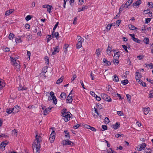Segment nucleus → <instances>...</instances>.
<instances>
[{"label":"nucleus","instance_id":"obj_1","mask_svg":"<svg viewBox=\"0 0 153 153\" xmlns=\"http://www.w3.org/2000/svg\"><path fill=\"white\" fill-rule=\"evenodd\" d=\"M102 98L104 100L110 102L111 101V99L110 97L105 94H102L101 95Z\"/></svg>","mask_w":153,"mask_h":153},{"label":"nucleus","instance_id":"obj_2","mask_svg":"<svg viewBox=\"0 0 153 153\" xmlns=\"http://www.w3.org/2000/svg\"><path fill=\"white\" fill-rule=\"evenodd\" d=\"M33 150L35 149L36 152L35 153H40L39 149L40 148V144H36L34 143L33 145Z\"/></svg>","mask_w":153,"mask_h":153},{"label":"nucleus","instance_id":"obj_3","mask_svg":"<svg viewBox=\"0 0 153 153\" xmlns=\"http://www.w3.org/2000/svg\"><path fill=\"white\" fill-rule=\"evenodd\" d=\"M51 133L50 135V137L49 139L51 143H52L54 141L55 138L56 133L55 131L52 129Z\"/></svg>","mask_w":153,"mask_h":153},{"label":"nucleus","instance_id":"obj_4","mask_svg":"<svg viewBox=\"0 0 153 153\" xmlns=\"http://www.w3.org/2000/svg\"><path fill=\"white\" fill-rule=\"evenodd\" d=\"M8 142L5 140L1 142L0 145V147L1 149H3V150H4V148L8 144Z\"/></svg>","mask_w":153,"mask_h":153},{"label":"nucleus","instance_id":"obj_5","mask_svg":"<svg viewBox=\"0 0 153 153\" xmlns=\"http://www.w3.org/2000/svg\"><path fill=\"white\" fill-rule=\"evenodd\" d=\"M20 107L17 105H16L12 108V110L13 111V113H16L19 111L20 109Z\"/></svg>","mask_w":153,"mask_h":153},{"label":"nucleus","instance_id":"obj_6","mask_svg":"<svg viewBox=\"0 0 153 153\" xmlns=\"http://www.w3.org/2000/svg\"><path fill=\"white\" fill-rule=\"evenodd\" d=\"M59 46H57L56 47H53V49L54 50V51L52 52L51 54L52 55H54L56 53H58L59 51Z\"/></svg>","mask_w":153,"mask_h":153},{"label":"nucleus","instance_id":"obj_7","mask_svg":"<svg viewBox=\"0 0 153 153\" xmlns=\"http://www.w3.org/2000/svg\"><path fill=\"white\" fill-rule=\"evenodd\" d=\"M146 146V145L145 143H143L140 146H138L137 147V148L139 149V151H141L142 149H143Z\"/></svg>","mask_w":153,"mask_h":153},{"label":"nucleus","instance_id":"obj_8","mask_svg":"<svg viewBox=\"0 0 153 153\" xmlns=\"http://www.w3.org/2000/svg\"><path fill=\"white\" fill-rule=\"evenodd\" d=\"M65 143H63V145H72L73 144V143L70 140H65Z\"/></svg>","mask_w":153,"mask_h":153},{"label":"nucleus","instance_id":"obj_9","mask_svg":"<svg viewBox=\"0 0 153 153\" xmlns=\"http://www.w3.org/2000/svg\"><path fill=\"white\" fill-rule=\"evenodd\" d=\"M150 111V108L149 107L145 108L143 109V111L145 115L147 114Z\"/></svg>","mask_w":153,"mask_h":153},{"label":"nucleus","instance_id":"obj_10","mask_svg":"<svg viewBox=\"0 0 153 153\" xmlns=\"http://www.w3.org/2000/svg\"><path fill=\"white\" fill-rule=\"evenodd\" d=\"M11 64L15 66L17 68H20V65L16 62V61H12L11 62Z\"/></svg>","mask_w":153,"mask_h":153},{"label":"nucleus","instance_id":"obj_11","mask_svg":"<svg viewBox=\"0 0 153 153\" xmlns=\"http://www.w3.org/2000/svg\"><path fill=\"white\" fill-rule=\"evenodd\" d=\"M120 126V124L118 122H117L114 125H113V128L115 130L119 128Z\"/></svg>","mask_w":153,"mask_h":153},{"label":"nucleus","instance_id":"obj_12","mask_svg":"<svg viewBox=\"0 0 153 153\" xmlns=\"http://www.w3.org/2000/svg\"><path fill=\"white\" fill-rule=\"evenodd\" d=\"M70 116L69 114H68L65 115L63 119L65 122H67L70 120Z\"/></svg>","mask_w":153,"mask_h":153},{"label":"nucleus","instance_id":"obj_13","mask_svg":"<svg viewBox=\"0 0 153 153\" xmlns=\"http://www.w3.org/2000/svg\"><path fill=\"white\" fill-rule=\"evenodd\" d=\"M64 132L65 134V136L68 139H70V135L69 134V132L68 130H65L64 131Z\"/></svg>","mask_w":153,"mask_h":153},{"label":"nucleus","instance_id":"obj_14","mask_svg":"<svg viewBox=\"0 0 153 153\" xmlns=\"http://www.w3.org/2000/svg\"><path fill=\"white\" fill-rule=\"evenodd\" d=\"M103 62L105 63V65L106 66L110 65H111V63L110 62L107 60L106 59L104 58L103 59Z\"/></svg>","mask_w":153,"mask_h":153},{"label":"nucleus","instance_id":"obj_15","mask_svg":"<svg viewBox=\"0 0 153 153\" xmlns=\"http://www.w3.org/2000/svg\"><path fill=\"white\" fill-rule=\"evenodd\" d=\"M72 96H70L68 95L67 98V102L69 103H71L72 101Z\"/></svg>","mask_w":153,"mask_h":153},{"label":"nucleus","instance_id":"obj_16","mask_svg":"<svg viewBox=\"0 0 153 153\" xmlns=\"http://www.w3.org/2000/svg\"><path fill=\"white\" fill-rule=\"evenodd\" d=\"M52 108H46L44 111V115H46L47 114H48L51 111V110Z\"/></svg>","mask_w":153,"mask_h":153},{"label":"nucleus","instance_id":"obj_17","mask_svg":"<svg viewBox=\"0 0 153 153\" xmlns=\"http://www.w3.org/2000/svg\"><path fill=\"white\" fill-rule=\"evenodd\" d=\"M141 0H138L133 4V6L138 7L139 5L141 4Z\"/></svg>","mask_w":153,"mask_h":153},{"label":"nucleus","instance_id":"obj_18","mask_svg":"<svg viewBox=\"0 0 153 153\" xmlns=\"http://www.w3.org/2000/svg\"><path fill=\"white\" fill-rule=\"evenodd\" d=\"M115 23H112L111 24H108L106 27V29L108 30H109L111 28V27L112 26H115Z\"/></svg>","mask_w":153,"mask_h":153},{"label":"nucleus","instance_id":"obj_19","mask_svg":"<svg viewBox=\"0 0 153 153\" xmlns=\"http://www.w3.org/2000/svg\"><path fill=\"white\" fill-rule=\"evenodd\" d=\"M38 136L37 134L35 136L36 140L37 141V144H40V143L42 141V140L41 138H39L40 137L39 136V137H38Z\"/></svg>","mask_w":153,"mask_h":153},{"label":"nucleus","instance_id":"obj_20","mask_svg":"<svg viewBox=\"0 0 153 153\" xmlns=\"http://www.w3.org/2000/svg\"><path fill=\"white\" fill-rule=\"evenodd\" d=\"M136 79L137 80V79H140L141 77V74L138 72H136Z\"/></svg>","mask_w":153,"mask_h":153},{"label":"nucleus","instance_id":"obj_21","mask_svg":"<svg viewBox=\"0 0 153 153\" xmlns=\"http://www.w3.org/2000/svg\"><path fill=\"white\" fill-rule=\"evenodd\" d=\"M14 11V9H11L7 11L5 13L6 15H9Z\"/></svg>","mask_w":153,"mask_h":153},{"label":"nucleus","instance_id":"obj_22","mask_svg":"<svg viewBox=\"0 0 153 153\" xmlns=\"http://www.w3.org/2000/svg\"><path fill=\"white\" fill-rule=\"evenodd\" d=\"M118 58H114L113 60V63L116 65H117L119 63V61L118 60Z\"/></svg>","mask_w":153,"mask_h":153},{"label":"nucleus","instance_id":"obj_23","mask_svg":"<svg viewBox=\"0 0 153 153\" xmlns=\"http://www.w3.org/2000/svg\"><path fill=\"white\" fill-rule=\"evenodd\" d=\"M5 84L4 80L0 81V88H2L5 86Z\"/></svg>","mask_w":153,"mask_h":153},{"label":"nucleus","instance_id":"obj_24","mask_svg":"<svg viewBox=\"0 0 153 153\" xmlns=\"http://www.w3.org/2000/svg\"><path fill=\"white\" fill-rule=\"evenodd\" d=\"M128 26L130 29L132 30H135L136 29V27H135L133 25L131 24H129L128 25Z\"/></svg>","mask_w":153,"mask_h":153},{"label":"nucleus","instance_id":"obj_25","mask_svg":"<svg viewBox=\"0 0 153 153\" xmlns=\"http://www.w3.org/2000/svg\"><path fill=\"white\" fill-rule=\"evenodd\" d=\"M132 2V0H129L126 3V8L128 7V6H129Z\"/></svg>","mask_w":153,"mask_h":153},{"label":"nucleus","instance_id":"obj_26","mask_svg":"<svg viewBox=\"0 0 153 153\" xmlns=\"http://www.w3.org/2000/svg\"><path fill=\"white\" fill-rule=\"evenodd\" d=\"M60 96L61 98H62V100H64L66 97V95L65 93L62 92Z\"/></svg>","mask_w":153,"mask_h":153},{"label":"nucleus","instance_id":"obj_27","mask_svg":"<svg viewBox=\"0 0 153 153\" xmlns=\"http://www.w3.org/2000/svg\"><path fill=\"white\" fill-rule=\"evenodd\" d=\"M26 89H27V88L26 87H24L22 86L21 85H19V86L18 88V90L19 91H22V90H26Z\"/></svg>","mask_w":153,"mask_h":153},{"label":"nucleus","instance_id":"obj_28","mask_svg":"<svg viewBox=\"0 0 153 153\" xmlns=\"http://www.w3.org/2000/svg\"><path fill=\"white\" fill-rule=\"evenodd\" d=\"M82 42H78L76 44V47L77 48H80L81 47L82 45Z\"/></svg>","mask_w":153,"mask_h":153},{"label":"nucleus","instance_id":"obj_29","mask_svg":"<svg viewBox=\"0 0 153 153\" xmlns=\"http://www.w3.org/2000/svg\"><path fill=\"white\" fill-rule=\"evenodd\" d=\"M113 81H115L116 82H117L119 80V79L118 77L116 75H115L113 76Z\"/></svg>","mask_w":153,"mask_h":153},{"label":"nucleus","instance_id":"obj_30","mask_svg":"<svg viewBox=\"0 0 153 153\" xmlns=\"http://www.w3.org/2000/svg\"><path fill=\"white\" fill-rule=\"evenodd\" d=\"M120 56V52H116L114 54V57L115 58H119Z\"/></svg>","mask_w":153,"mask_h":153},{"label":"nucleus","instance_id":"obj_31","mask_svg":"<svg viewBox=\"0 0 153 153\" xmlns=\"http://www.w3.org/2000/svg\"><path fill=\"white\" fill-rule=\"evenodd\" d=\"M68 47V45L65 44L64 45V51L65 53H66L67 52V48Z\"/></svg>","mask_w":153,"mask_h":153},{"label":"nucleus","instance_id":"obj_32","mask_svg":"<svg viewBox=\"0 0 153 153\" xmlns=\"http://www.w3.org/2000/svg\"><path fill=\"white\" fill-rule=\"evenodd\" d=\"M128 81L127 79H125L121 81V83L124 85L128 83Z\"/></svg>","mask_w":153,"mask_h":153},{"label":"nucleus","instance_id":"obj_33","mask_svg":"<svg viewBox=\"0 0 153 153\" xmlns=\"http://www.w3.org/2000/svg\"><path fill=\"white\" fill-rule=\"evenodd\" d=\"M52 100H53V103L56 105L57 102V100L56 97L55 96L52 98Z\"/></svg>","mask_w":153,"mask_h":153},{"label":"nucleus","instance_id":"obj_34","mask_svg":"<svg viewBox=\"0 0 153 153\" xmlns=\"http://www.w3.org/2000/svg\"><path fill=\"white\" fill-rule=\"evenodd\" d=\"M125 7L126 8V5L125 4H123L120 7V12H121L123 10L124 8Z\"/></svg>","mask_w":153,"mask_h":153},{"label":"nucleus","instance_id":"obj_35","mask_svg":"<svg viewBox=\"0 0 153 153\" xmlns=\"http://www.w3.org/2000/svg\"><path fill=\"white\" fill-rule=\"evenodd\" d=\"M149 39L148 38H145L143 40V42L146 44H149Z\"/></svg>","mask_w":153,"mask_h":153},{"label":"nucleus","instance_id":"obj_36","mask_svg":"<svg viewBox=\"0 0 153 153\" xmlns=\"http://www.w3.org/2000/svg\"><path fill=\"white\" fill-rule=\"evenodd\" d=\"M152 151L150 149H145L144 153H151Z\"/></svg>","mask_w":153,"mask_h":153},{"label":"nucleus","instance_id":"obj_37","mask_svg":"<svg viewBox=\"0 0 153 153\" xmlns=\"http://www.w3.org/2000/svg\"><path fill=\"white\" fill-rule=\"evenodd\" d=\"M15 35L13 33H10L9 36V38L10 39H12L14 36Z\"/></svg>","mask_w":153,"mask_h":153},{"label":"nucleus","instance_id":"obj_38","mask_svg":"<svg viewBox=\"0 0 153 153\" xmlns=\"http://www.w3.org/2000/svg\"><path fill=\"white\" fill-rule=\"evenodd\" d=\"M77 38L78 39V42H83L84 40V39L81 37L79 36H77Z\"/></svg>","mask_w":153,"mask_h":153},{"label":"nucleus","instance_id":"obj_39","mask_svg":"<svg viewBox=\"0 0 153 153\" xmlns=\"http://www.w3.org/2000/svg\"><path fill=\"white\" fill-rule=\"evenodd\" d=\"M126 97H127V100H128V102L130 103L131 102V96L130 95L127 94L126 95Z\"/></svg>","mask_w":153,"mask_h":153},{"label":"nucleus","instance_id":"obj_40","mask_svg":"<svg viewBox=\"0 0 153 153\" xmlns=\"http://www.w3.org/2000/svg\"><path fill=\"white\" fill-rule=\"evenodd\" d=\"M47 39V42H48L50 41L51 39V35H48L46 37Z\"/></svg>","mask_w":153,"mask_h":153},{"label":"nucleus","instance_id":"obj_41","mask_svg":"<svg viewBox=\"0 0 153 153\" xmlns=\"http://www.w3.org/2000/svg\"><path fill=\"white\" fill-rule=\"evenodd\" d=\"M6 112L8 114H10L12 112L13 113V111L12 110V108H10L7 110Z\"/></svg>","mask_w":153,"mask_h":153},{"label":"nucleus","instance_id":"obj_42","mask_svg":"<svg viewBox=\"0 0 153 153\" xmlns=\"http://www.w3.org/2000/svg\"><path fill=\"white\" fill-rule=\"evenodd\" d=\"M96 107L97 108L99 109H102V107L101 105V104H98L96 105Z\"/></svg>","mask_w":153,"mask_h":153},{"label":"nucleus","instance_id":"obj_43","mask_svg":"<svg viewBox=\"0 0 153 153\" xmlns=\"http://www.w3.org/2000/svg\"><path fill=\"white\" fill-rule=\"evenodd\" d=\"M101 51V50H100V49H97L96 52V54H97V56H99V55H100V52Z\"/></svg>","mask_w":153,"mask_h":153},{"label":"nucleus","instance_id":"obj_44","mask_svg":"<svg viewBox=\"0 0 153 153\" xmlns=\"http://www.w3.org/2000/svg\"><path fill=\"white\" fill-rule=\"evenodd\" d=\"M62 76L61 78L60 79H59L56 82V83L57 84H59L62 82L63 81L62 79Z\"/></svg>","mask_w":153,"mask_h":153},{"label":"nucleus","instance_id":"obj_45","mask_svg":"<svg viewBox=\"0 0 153 153\" xmlns=\"http://www.w3.org/2000/svg\"><path fill=\"white\" fill-rule=\"evenodd\" d=\"M13 134L16 136L17 134V130L16 129H14L13 131Z\"/></svg>","mask_w":153,"mask_h":153},{"label":"nucleus","instance_id":"obj_46","mask_svg":"<svg viewBox=\"0 0 153 153\" xmlns=\"http://www.w3.org/2000/svg\"><path fill=\"white\" fill-rule=\"evenodd\" d=\"M148 5L149 8H152L153 7V4L152 2H148Z\"/></svg>","mask_w":153,"mask_h":153},{"label":"nucleus","instance_id":"obj_47","mask_svg":"<svg viewBox=\"0 0 153 153\" xmlns=\"http://www.w3.org/2000/svg\"><path fill=\"white\" fill-rule=\"evenodd\" d=\"M129 35L131 36L132 39L133 40H136V38L134 37L135 35L134 34H130Z\"/></svg>","mask_w":153,"mask_h":153},{"label":"nucleus","instance_id":"obj_48","mask_svg":"<svg viewBox=\"0 0 153 153\" xmlns=\"http://www.w3.org/2000/svg\"><path fill=\"white\" fill-rule=\"evenodd\" d=\"M51 8V6L48 4V7H47V11L49 13H50Z\"/></svg>","mask_w":153,"mask_h":153},{"label":"nucleus","instance_id":"obj_49","mask_svg":"<svg viewBox=\"0 0 153 153\" xmlns=\"http://www.w3.org/2000/svg\"><path fill=\"white\" fill-rule=\"evenodd\" d=\"M3 50L4 51L7 52H9L10 51V48L7 47L4 48Z\"/></svg>","mask_w":153,"mask_h":153},{"label":"nucleus","instance_id":"obj_50","mask_svg":"<svg viewBox=\"0 0 153 153\" xmlns=\"http://www.w3.org/2000/svg\"><path fill=\"white\" fill-rule=\"evenodd\" d=\"M111 47H110L109 45H108L107 49V52H108V51H110V53L112 51H114V52L115 51L114 50H111Z\"/></svg>","mask_w":153,"mask_h":153},{"label":"nucleus","instance_id":"obj_51","mask_svg":"<svg viewBox=\"0 0 153 153\" xmlns=\"http://www.w3.org/2000/svg\"><path fill=\"white\" fill-rule=\"evenodd\" d=\"M144 65L145 67H147V66H149V68L150 67L151 68L152 65H153L152 63H151L150 64H145Z\"/></svg>","mask_w":153,"mask_h":153},{"label":"nucleus","instance_id":"obj_52","mask_svg":"<svg viewBox=\"0 0 153 153\" xmlns=\"http://www.w3.org/2000/svg\"><path fill=\"white\" fill-rule=\"evenodd\" d=\"M153 97V91H150V93L149 94V98H152Z\"/></svg>","mask_w":153,"mask_h":153},{"label":"nucleus","instance_id":"obj_53","mask_svg":"<svg viewBox=\"0 0 153 153\" xmlns=\"http://www.w3.org/2000/svg\"><path fill=\"white\" fill-rule=\"evenodd\" d=\"M109 150L108 153H116L115 151L112 150L111 148L109 149Z\"/></svg>","mask_w":153,"mask_h":153},{"label":"nucleus","instance_id":"obj_54","mask_svg":"<svg viewBox=\"0 0 153 153\" xmlns=\"http://www.w3.org/2000/svg\"><path fill=\"white\" fill-rule=\"evenodd\" d=\"M15 41L16 43H20L22 42V41L21 40L20 38H19V39L16 38L15 39Z\"/></svg>","mask_w":153,"mask_h":153},{"label":"nucleus","instance_id":"obj_55","mask_svg":"<svg viewBox=\"0 0 153 153\" xmlns=\"http://www.w3.org/2000/svg\"><path fill=\"white\" fill-rule=\"evenodd\" d=\"M45 62L47 63V64H48L49 63V59L47 56H45Z\"/></svg>","mask_w":153,"mask_h":153},{"label":"nucleus","instance_id":"obj_56","mask_svg":"<svg viewBox=\"0 0 153 153\" xmlns=\"http://www.w3.org/2000/svg\"><path fill=\"white\" fill-rule=\"evenodd\" d=\"M122 47L123 48L125 49V51L126 52H128V51L127 49V47L125 45H122Z\"/></svg>","mask_w":153,"mask_h":153},{"label":"nucleus","instance_id":"obj_57","mask_svg":"<svg viewBox=\"0 0 153 153\" xmlns=\"http://www.w3.org/2000/svg\"><path fill=\"white\" fill-rule=\"evenodd\" d=\"M47 68L46 67H44L43 68H42V71L45 73H46L47 72Z\"/></svg>","mask_w":153,"mask_h":153},{"label":"nucleus","instance_id":"obj_58","mask_svg":"<svg viewBox=\"0 0 153 153\" xmlns=\"http://www.w3.org/2000/svg\"><path fill=\"white\" fill-rule=\"evenodd\" d=\"M90 94L91 95L94 97H95L96 95H97L95 93L92 91H91L90 92Z\"/></svg>","mask_w":153,"mask_h":153},{"label":"nucleus","instance_id":"obj_59","mask_svg":"<svg viewBox=\"0 0 153 153\" xmlns=\"http://www.w3.org/2000/svg\"><path fill=\"white\" fill-rule=\"evenodd\" d=\"M121 22V20H118L116 22V24L118 25V26H119V25L120 24Z\"/></svg>","mask_w":153,"mask_h":153},{"label":"nucleus","instance_id":"obj_60","mask_svg":"<svg viewBox=\"0 0 153 153\" xmlns=\"http://www.w3.org/2000/svg\"><path fill=\"white\" fill-rule=\"evenodd\" d=\"M32 17V16L28 15L26 17L25 19H31Z\"/></svg>","mask_w":153,"mask_h":153},{"label":"nucleus","instance_id":"obj_61","mask_svg":"<svg viewBox=\"0 0 153 153\" xmlns=\"http://www.w3.org/2000/svg\"><path fill=\"white\" fill-rule=\"evenodd\" d=\"M89 129L92 131H96V128L90 126Z\"/></svg>","mask_w":153,"mask_h":153},{"label":"nucleus","instance_id":"obj_62","mask_svg":"<svg viewBox=\"0 0 153 153\" xmlns=\"http://www.w3.org/2000/svg\"><path fill=\"white\" fill-rule=\"evenodd\" d=\"M25 27L26 29H29L30 28V25L28 24H27L25 25Z\"/></svg>","mask_w":153,"mask_h":153},{"label":"nucleus","instance_id":"obj_63","mask_svg":"<svg viewBox=\"0 0 153 153\" xmlns=\"http://www.w3.org/2000/svg\"><path fill=\"white\" fill-rule=\"evenodd\" d=\"M50 95H51V97L52 98H53L55 96L54 93L53 91H51L50 92Z\"/></svg>","mask_w":153,"mask_h":153},{"label":"nucleus","instance_id":"obj_64","mask_svg":"<svg viewBox=\"0 0 153 153\" xmlns=\"http://www.w3.org/2000/svg\"><path fill=\"white\" fill-rule=\"evenodd\" d=\"M148 81L150 82L151 84H153V80H151L149 79H148V78L146 79Z\"/></svg>","mask_w":153,"mask_h":153}]
</instances>
